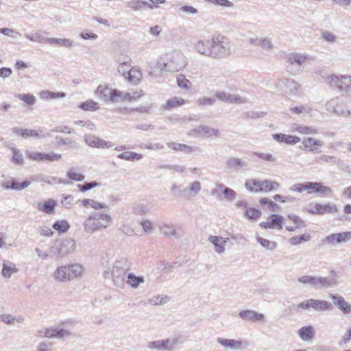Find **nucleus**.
Segmentation results:
<instances>
[{
    "mask_svg": "<svg viewBox=\"0 0 351 351\" xmlns=\"http://www.w3.org/2000/svg\"><path fill=\"white\" fill-rule=\"evenodd\" d=\"M263 193L276 191L280 187V184L271 180H262Z\"/></svg>",
    "mask_w": 351,
    "mask_h": 351,
    "instance_id": "obj_50",
    "label": "nucleus"
},
{
    "mask_svg": "<svg viewBox=\"0 0 351 351\" xmlns=\"http://www.w3.org/2000/svg\"><path fill=\"white\" fill-rule=\"evenodd\" d=\"M197 52L211 58V45L209 40H199L194 44Z\"/></svg>",
    "mask_w": 351,
    "mask_h": 351,
    "instance_id": "obj_25",
    "label": "nucleus"
},
{
    "mask_svg": "<svg viewBox=\"0 0 351 351\" xmlns=\"http://www.w3.org/2000/svg\"><path fill=\"white\" fill-rule=\"evenodd\" d=\"M324 79L330 87L337 88L346 92L351 90V75L331 74L325 76Z\"/></svg>",
    "mask_w": 351,
    "mask_h": 351,
    "instance_id": "obj_8",
    "label": "nucleus"
},
{
    "mask_svg": "<svg viewBox=\"0 0 351 351\" xmlns=\"http://www.w3.org/2000/svg\"><path fill=\"white\" fill-rule=\"evenodd\" d=\"M300 338L304 341H311L315 336V332L312 326L302 327L298 332Z\"/></svg>",
    "mask_w": 351,
    "mask_h": 351,
    "instance_id": "obj_37",
    "label": "nucleus"
},
{
    "mask_svg": "<svg viewBox=\"0 0 351 351\" xmlns=\"http://www.w3.org/2000/svg\"><path fill=\"white\" fill-rule=\"evenodd\" d=\"M247 43L250 45L260 47L262 49L271 51L273 49V44L269 38L258 37L254 36L247 40Z\"/></svg>",
    "mask_w": 351,
    "mask_h": 351,
    "instance_id": "obj_18",
    "label": "nucleus"
},
{
    "mask_svg": "<svg viewBox=\"0 0 351 351\" xmlns=\"http://www.w3.org/2000/svg\"><path fill=\"white\" fill-rule=\"evenodd\" d=\"M31 182L28 180H25L23 182H19L14 180H12L3 182L1 186L3 189L6 190L12 189L15 191H21L29 186Z\"/></svg>",
    "mask_w": 351,
    "mask_h": 351,
    "instance_id": "obj_28",
    "label": "nucleus"
},
{
    "mask_svg": "<svg viewBox=\"0 0 351 351\" xmlns=\"http://www.w3.org/2000/svg\"><path fill=\"white\" fill-rule=\"evenodd\" d=\"M128 6L134 10L141 9H152L151 3H148L147 1L141 0H132L128 3Z\"/></svg>",
    "mask_w": 351,
    "mask_h": 351,
    "instance_id": "obj_49",
    "label": "nucleus"
},
{
    "mask_svg": "<svg viewBox=\"0 0 351 351\" xmlns=\"http://www.w3.org/2000/svg\"><path fill=\"white\" fill-rule=\"evenodd\" d=\"M130 270V263L126 258H120L114 262L111 274L114 284L118 287L124 285L125 277Z\"/></svg>",
    "mask_w": 351,
    "mask_h": 351,
    "instance_id": "obj_5",
    "label": "nucleus"
},
{
    "mask_svg": "<svg viewBox=\"0 0 351 351\" xmlns=\"http://www.w3.org/2000/svg\"><path fill=\"white\" fill-rule=\"evenodd\" d=\"M216 97L224 102L228 103V104H233V103H242L243 101L242 99L237 95H232L230 93H225V92H219L216 94Z\"/></svg>",
    "mask_w": 351,
    "mask_h": 351,
    "instance_id": "obj_36",
    "label": "nucleus"
},
{
    "mask_svg": "<svg viewBox=\"0 0 351 351\" xmlns=\"http://www.w3.org/2000/svg\"><path fill=\"white\" fill-rule=\"evenodd\" d=\"M79 107L85 111H95L99 109V104L93 100H88L80 104Z\"/></svg>",
    "mask_w": 351,
    "mask_h": 351,
    "instance_id": "obj_57",
    "label": "nucleus"
},
{
    "mask_svg": "<svg viewBox=\"0 0 351 351\" xmlns=\"http://www.w3.org/2000/svg\"><path fill=\"white\" fill-rule=\"evenodd\" d=\"M56 202L52 199H48L44 204H38V209L47 214H51L54 212Z\"/></svg>",
    "mask_w": 351,
    "mask_h": 351,
    "instance_id": "obj_47",
    "label": "nucleus"
},
{
    "mask_svg": "<svg viewBox=\"0 0 351 351\" xmlns=\"http://www.w3.org/2000/svg\"><path fill=\"white\" fill-rule=\"evenodd\" d=\"M112 221L110 215L100 211L90 213L83 223L84 230L88 234L106 229Z\"/></svg>",
    "mask_w": 351,
    "mask_h": 351,
    "instance_id": "obj_2",
    "label": "nucleus"
},
{
    "mask_svg": "<svg viewBox=\"0 0 351 351\" xmlns=\"http://www.w3.org/2000/svg\"><path fill=\"white\" fill-rule=\"evenodd\" d=\"M186 103V101L181 97H174L168 99L164 104L162 105V108L167 110L174 109L176 108L183 106Z\"/></svg>",
    "mask_w": 351,
    "mask_h": 351,
    "instance_id": "obj_38",
    "label": "nucleus"
},
{
    "mask_svg": "<svg viewBox=\"0 0 351 351\" xmlns=\"http://www.w3.org/2000/svg\"><path fill=\"white\" fill-rule=\"evenodd\" d=\"M210 45L212 58H224L232 53L231 41L221 34H214L211 38Z\"/></svg>",
    "mask_w": 351,
    "mask_h": 351,
    "instance_id": "obj_4",
    "label": "nucleus"
},
{
    "mask_svg": "<svg viewBox=\"0 0 351 351\" xmlns=\"http://www.w3.org/2000/svg\"><path fill=\"white\" fill-rule=\"evenodd\" d=\"M307 60V57L301 53H291L288 57V61L290 64L294 65L297 64L298 66H301L304 64Z\"/></svg>",
    "mask_w": 351,
    "mask_h": 351,
    "instance_id": "obj_48",
    "label": "nucleus"
},
{
    "mask_svg": "<svg viewBox=\"0 0 351 351\" xmlns=\"http://www.w3.org/2000/svg\"><path fill=\"white\" fill-rule=\"evenodd\" d=\"M226 166L228 169H239L248 165L247 161L244 158H239L235 157L230 158L226 161Z\"/></svg>",
    "mask_w": 351,
    "mask_h": 351,
    "instance_id": "obj_39",
    "label": "nucleus"
},
{
    "mask_svg": "<svg viewBox=\"0 0 351 351\" xmlns=\"http://www.w3.org/2000/svg\"><path fill=\"white\" fill-rule=\"evenodd\" d=\"M141 79L142 73L140 69L134 66L129 70L125 80L128 81L133 85H137L140 83Z\"/></svg>",
    "mask_w": 351,
    "mask_h": 351,
    "instance_id": "obj_34",
    "label": "nucleus"
},
{
    "mask_svg": "<svg viewBox=\"0 0 351 351\" xmlns=\"http://www.w3.org/2000/svg\"><path fill=\"white\" fill-rule=\"evenodd\" d=\"M187 135L193 137H219L220 131L218 129L211 128L208 125H200L187 132Z\"/></svg>",
    "mask_w": 351,
    "mask_h": 351,
    "instance_id": "obj_10",
    "label": "nucleus"
},
{
    "mask_svg": "<svg viewBox=\"0 0 351 351\" xmlns=\"http://www.w3.org/2000/svg\"><path fill=\"white\" fill-rule=\"evenodd\" d=\"M45 43L49 45H56L60 47L71 48L74 45V42L69 38H47Z\"/></svg>",
    "mask_w": 351,
    "mask_h": 351,
    "instance_id": "obj_40",
    "label": "nucleus"
},
{
    "mask_svg": "<svg viewBox=\"0 0 351 351\" xmlns=\"http://www.w3.org/2000/svg\"><path fill=\"white\" fill-rule=\"evenodd\" d=\"M287 219H289L294 223V226L287 225L285 226L286 229L289 232H293L298 228H305L306 226V224L304 222V221L296 215H288L286 220Z\"/></svg>",
    "mask_w": 351,
    "mask_h": 351,
    "instance_id": "obj_30",
    "label": "nucleus"
},
{
    "mask_svg": "<svg viewBox=\"0 0 351 351\" xmlns=\"http://www.w3.org/2000/svg\"><path fill=\"white\" fill-rule=\"evenodd\" d=\"M269 219L267 221L262 222L260 226L265 229L281 230L282 228L283 217L282 216L274 214L270 216Z\"/></svg>",
    "mask_w": 351,
    "mask_h": 351,
    "instance_id": "obj_22",
    "label": "nucleus"
},
{
    "mask_svg": "<svg viewBox=\"0 0 351 351\" xmlns=\"http://www.w3.org/2000/svg\"><path fill=\"white\" fill-rule=\"evenodd\" d=\"M12 131L16 135L21 136L24 138H27L29 137L43 138L49 136V134L45 133L43 129L34 130L14 128L12 129Z\"/></svg>",
    "mask_w": 351,
    "mask_h": 351,
    "instance_id": "obj_15",
    "label": "nucleus"
},
{
    "mask_svg": "<svg viewBox=\"0 0 351 351\" xmlns=\"http://www.w3.org/2000/svg\"><path fill=\"white\" fill-rule=\"evenodd\" d=\"M176 82L177 85L182 90L187 91L191 88V82L183 74L177 75Z\"/></svg>",
    "mask_w": 351,
    "mask_h": 351,
    "instance_id": "obj_52",
    "label": "nucleus"
},
{
    "mask_svg": "<svg viewBox=\"0 0 351 351\" xmlns=\"http://www.w3.org/2000/svg\"><path fill=\"white\" fill-rule=\"evenodd\" d=\"M128 99H130L129 93L120 91L117 89H113L111 102L117 103L119 101H128Z\"/></svg>",
    "mask_w": 351,
    "mask_h": 351,
    "instance_id": "obj_46",
    "label": "nucleus"
},
{
    "mask_svg": "<svg viewBox=\"0 0 351 351\" xmlns=\"http://www.w3.org/2000/svg\"><path fill=\"white\" fill-rule=\"evenodd\" d=\"M257 242L264 248L273 250H274L277 244L274 241H270L266 239H264L258 235L256 236Z\"/></svg>",
    "mask_w": 351,
    "mask_h": 351,
    "instance_id": "obj_56",
    "label": "nucleus"
},
{
    "mask_svg": "<svg viewBox=\"0 0 351 351\" xmlns=\"http://www.w3.org/2000/svg\"><path fill=\"white\" fill-rule=\"evenodd\" d=\"M333 304L344 314L351 312V305L344 298L338 294H330Z\"/></svg>",
    "mask_w": 351,
    "mask_h": 351,
    "instance_id": "obj_23",
    "label": "nucleus"
},
{
    "mask_svg": "<svg viewBox=\"0 0 351 351\" xmlns=\"http://www.w3.org/2000/svg\"><path fill=\"white\" fill-rule=\"evenodd\" d=\"M261 215V212L256 208H247L245 211V216L251 220H257Z\"/></svg>",
    "mask_w": 351,
    "mask_h": 351,
    "instance_id": "obj_62",
    "label": "nucleus"
},
{
    "mask_svg": "<svg viewBox=\"0 0 351 351\" xmlns=\"http://www.w3.org/2000/svg\"><path fill=\"white\" fill-rule=\"evenodd\" d=\"M202 189L201 183L199 181H194L184 189V195L189 198L195 197Z\"/></svg>",
    "mask_w": 351,
    "mask_h": 351,
    "instance_id": "obj_41",
    "label": "nucleus"
},
{
    "mask_svg": "<svg viewBox=\"0 0 351 351\" xmlns=\"http://www.w3.org/2000/svg\"><path fill=\"white\" fill-rule=\"evenodd\" d=\"M66 96V94L63 92H51L49 90H43L40 93V97L42 99H58V98H64Z\"/></svg>",
    "mask_w": 351,
    "mask_h": 351,
    "instance_id": "obj_55",
    "label": "nucleus"
},
{
    "mask_svg": "<svg viewBox=\"0 0 351 351\" xmlns=\"http://www.w3.org/2000/svg\"><path fill=\"white\" fill-rule=\"evenodd\" d=\"M273 138L278 142L285 143L288 145H295L300 141V138L296 136L284 134H273Z\"/></svg>",
    "mask_w": 351,
    "mask_h": 351,
    "instance_id": "obj_31",
    "label": "nucleus"
},
{
    "mask_svg": "<svg viewBox=\"0 0 351 351\" xmlns=\"http://www.w3.org/2000/svg\"><path fill=\"white\" fill-rule=\"evenodd\" d=\"M316 276L305 275L298 278V282L304 285H309L315 289Z\"/></svg>",
    "mask_w": 351,
    "mask_h": 351,
    "instance_id": "obj_60",
    "label": "nucleus"
},
{
    "mask_svg": "<svg viewBox=\"0 0 351 351\" xmlns=\"http://www.w3.org/2000/svg\"><path fill=\"white\" fill-rule=\"evenodd\" d=\"M73 321L63 322L61 325L46 328L43 330L39 331V336L41 337L55 338L64 339L71 337L72 333L70 330L64 327L72 325Z\"/></svg>",
    "mask_w": 351,
    "mask_h": 351,
    "instance_id": "obj_6",
    "label": "nucleus"
},
{
    "mask_svg": "<svg viewBox=\"0 0 351 351\" xmlns=\"http://www.w3.org/2000/svg\"><path fill=\"white\" fill-rule=\"evenodd\" d=\"M25 37L31 41L39 43H45V40L47 38L38 32L34 34H25Z\"/></svg>",
    "mask_w": 351,
    "mask_h": 351,
    "instance_id": "obj_63",
    "label": "nucleus"
},
{
    "mask_svg": "<svg viewBox=\"0 0 351 351\" xmlns=\"http://www.w3.org/2000/svg\"><path fill=\"white\" fill-rule=\"evenodd\" d=\"M53 228L60 232H65L69 228V225L65 220L57 221L53 224Z\"/></svg>",
    "mask_w": 351,
    "mask_h": 351,
    "instance_id": "obj_61",
    "label": "nucleus"
},
{
    "mask_svg": "<svg viewBox=\"0 0 351 351\" xmlns=\"http://www.w3.org/2000/svg\"><path fill=\"white\" fill-rule=\"evenodd\" d=\"M15 97L23 101L29 106L34 105L36 101V97L32 94H16Z\"/></svg>",
    "mask_w": 351,
    "mask_h": 351,
    "instance_id": "obj_59",
    "label": "nucleus"
},
{
    "mask_svg": "<svg viewBox=\"0 0 351 351\" xmlns=\"http://www.w3.org/2000/svg\"><path fill=\"white\" fill-rule=\"evenodd\" d=\"M290 131L291 132H298L300 134L305 135L316 134L318 133V130L315 128L308 127L299 123H293L291 125Z\"/></svg>",
    "mask_w": 351,
    "mask_h": 351,
    "instance_id": "obj_27",
    "label": "nucleus"
},
{
    "mask_svg": "<svg viewBox=\"0 0 351 351\" xmlns=\"http://www.w3.org/2000/svg\"><path fill=\"white\" fill-rule=\"evenodd\" d=\"M219 190L222 195V200L233 202L237 197V193L232 189L226 187L223 184H219Z\"/></svg>",
    "mask_w": 351,
    "mask_h": 351,
    "instance_id": "obj_43",
    "label": "nucleus"
},
{
    "mask_svg": "<svg viewBox=\"0 0 351 351\" xmlns=\"http://www.w3.org/2000/svg\"><path fill=\"white\" fill-rule=\"evenodd\" d=\"M118 158L126 160L131 161H136L143 158V156L141 154L132 152H123L117 156Z\"/></svg>",
    "mask_w": 351,
    "mask_h": 351,
    "instance_id": "obj_54",
    "label": "nucleus"
},
{
    "mask_svg": "<svg viewBox=\"0 0 351 351\" xmlns=\"http://www.w3.org/2000/svg\"><path fill=\"white\" fill-rule=\"evenodd\" d=\"M187 65V59L179 51H172L160 56L156 67L161 72L176 73L184 69Z\"/></svg>",
    "mask_w": 351,
    "mask_h": 351,
    "instance_id": "obj_1",
    "label": "nucleus"
},
{
    "mask_svg": "<svg viewBox=\"0 0 351 351\" xmlns=\"http://www.w3.org/2000/svg\"><path fill=\"white\" fill-rule=\"evenodd\" d=\"M306 191L308 193H321L322 195H328L332 193V189L328 186H324L321 182H305Z\"/></svg>",
    "mask_w": 351,
    "mask_h": 351,
    "instance_id": "obj_17",
    "label": "nucleus"
},
{
    "mask_svg": "<svg viewBox=\"0 0 351 351\" xmlns=\"http://www.w3.org/2000/svg\"><path fill=\"white\" fill-rule=\"evenodd\" d=\"M158 228L160 232L165 236H176V230L173 226L160 223L158 224Z\"/></svg>",
    "mask_w": 351,
    "mask_h": 351,
    "instance_id": "obj_58",
    "label": "nucleus"
},
{
    "mask_svg": "<svg viewBox=\"0 0 351 351\" xmlns=\"http://www.w3.org/2000/svg\"><path fill=\"white\" fill-rule=\"evenodd\" d=\"M351 239V232L331 234L322 239V243L326 245H338L346 242Z\"/></svg>",
    "mask_w": 351,
    "mask_h": 351,
    "instance_id": "obj_16",
    "label": "nucleus"
},
{
    "mask_svg": "<svg viewBox=\"0 0 351 351\" xmlns=\"http://www.w3.org/2000/svg\"><path fill=\"white\" fill-rule=\"evenodd\" d=\"M337 285V280L334 277H322L316 278V289H328Z\"/></svg>",
    "mask_w": 351,
    "mask_h": 351,
    "instance_id": "obj_29",
    "label": "nucleus"
},
{
    "mask_svg": "<svg viewBox=\"0 0 351 351\" xmlns=\"http://www.w3.org/2000/svg\"><path fill=\"white\" fill-rule=\"evenodd\" d=\"M75 242L72 239H56L50 247L53 256L62 258L74 250Z\"/></svg>",
    "mask_w": 351,
    "mask_h": 351,
    "instance_id": "obj_7",
    "label": "nucleus"
},
{
    "mask_svg": "<svg viewBox=\"0 0 351 351\" xmlns=\"http://www.w3.org/2000/svg\"><path fill=\"white\" fill-rule=\"evenodd\" d=\"M182 343V336L176 335L167 339L155 341V349L160 351H172L176 346Z\"/></svg>",
    "mask_w": 351,
    "mask_h": 351,
    "instance_id": "obj_12",
    "label": "nucleus"
},
{
    "mask_svg": "<svg viewBox=\"0 0 351 351\" xmlns=\"http://www.w3.org/2000/svg\"><path fill=\"white\" fill-rule=\"evenodd\" d=\"M134 213L137 215H145L149 210L147 205L143 204H138L134 206Z\"/></svg>",
    "mask_w": 351,
    "mask_h": 351,
    "instance_id": "obj_64",
    "label": "nucleus"
},
{
    "mask_svg": "<svg viewBox=\"0 0 351 351\" xmlns=\"http://www.w3.org/2000/svg\"><path fill=\"white\" fill-rule=\"evenodd\" d=\"M344 104L342 97H335L328 101L326 109L339 116L346 117Z\"/></svg>",
    "mask_w": 351,
    "mask_h": 351,
    "instance_id": "obj_14",
    "label": "nucleus"
},
{
    "mask_svg": "<svg viewBox=\"0 0 351 351\" xmlns=\"http://www.w3.org/2000/svg\"><path fill=\"white\" fill-rule=\"evenodd\" d=\"M311 236L308 234H303L300 236H294L289 239V243L292 245H298L302 243L309 241Z\"/></svg>",
    "mask_w": 351,
    "mask_h": 351,
    "instance_id": "obj_53",
    "label": "nucleus"
},
{
    "mask_svg": "<svg viewBox=\"0 0 351 351\" xmlns=\"http://www.w3.org/2000/svg\"><path fill=\"white\" fill-rule=\"evenodd\" d=\"M290 110L292 113L300 114L303 117L311 116L313 114V110L308 105H301L291 107Z\"/></svg>",
    "mask_w": 351,
    "mask_h": 351,
    "instance_id": "obj_45",
    "label": "nucleus"
},
{
    "mask_svg": "<svg viewBox=\"0 0 351 351\" xmlns=\"http://www.w3.org/2000/svg\"><path fill=\"white\" fill-rule=\"evenodd\" d=\"M176 265V263L171 265V264L163 263L159 264L158 265L157 268H158V270L160 271L161 274L158 276V278H164L168 274L173 272Z\"/></svg>",
    "mask_w": 351,
    "mask_h": 351,
    "instance_id": "obj_51",
    "label": "nucleus"
},
{
    "mask_svg": "<svg viewBox=\"0 0 351 351\" xmlns=\"http://www.w3.org/2000/svg\"><path fill=\"white\" fill-rule=\"evenodd\" d=\"M297 307L304 310L313 309L315 311L322 312L330 310L332 304L326 300L308 299L298 304Z\"/></svg>",
    "mask_w": 351,
    "mask_h": 351,
    "instance_id": "obj_9",
    "label": "nucleus"
},
{
    "mask_svg": "<svg viewBox=\"0 0 351 351\" xmlns=\"http://www.w3.org/2000/svg\"><path fill=\"white\" fill-rule=\"evenodd\" d=\"M19 271L16 265L10 261H4L2 265L1 275L5 278H10Z\"/></svg>",
    "mask_w": 351,
    "mask_h": 351,
    "instance_id": "obj_33",
    "label": "nucleus"
},
{
    "mask_svg": "<svg viewBox=\"0 0 351 351\" xmlns=\"http://www.w3.org/2000/svg\"><path fill=\"white\" fill-rule=\"evenodd\" d=\"M83 273L82 265L74 263L58 267L53 272V277L58 282H66L81 278Z\"/></svg>",
    "mask_w": 351,
    "mask_h": 351,
    "instance_id": "obj_3",
    "label": "nucleus"
},
{
    "mask_svg": "<svg viewBox=\"0 0 351 351\" xmlns=\"http://www.w3.org/2000/svg\"><path fill=\"white\" fill-rule=\"evenodd\" d=\"M277 86L290 97H299L302 93L300 85L292 80H280L277 83Z\"/></svg>",
    "mask_w": 351,
    "mask_h": 351,
    "instance_id": "obj_11",
    "label": "nucleus"
},
{
    "mask_svg": "<svg viewBox=\"0 0 351 351\" xmlns=\"http://www.w3.org/2000/svg\"><path fill=\"white\" fill-rule=\"evenodd\" d=\"M113 89L109 88L106 85H99L95 92L97 97L101 99L105 102L112 101V95Z\"/></svg>",
    "mask_w": 351,
    "mask_h": 351,
    "instance_id": "obj_32",
    "label": "nucleus"
},
{
    "mask_svg": "<svg viewBox=\"0 0 351 351\" xmlns=\"http://www.w3.org/2000/svg\"><path fill=\"white\" fill-rule=\"evenodd\" d=\"M125 282L132 289H137L138 287L144 283L145 279L143 276H136L134 273H128L125 277Z\"/></svg>",
    "mask_w": 351,
    "mask_h": 351,
    "instance_id": "obj_35",
    "label": "nucleus"
},
{
    "mask_svg": "<svg viewBox=\"0 0 351 351\" xmlns=\"http://www.w3.org/2000/svg\"><path fill=\"white\" fill-rule=\"evenodd\" d=\"M302 143L303 145L302 149L308 152H314L319 147H322L324 144L322 141L311 137L304 138Z\"/></svg>",
    "mask_w": 351,
    "mask_h": 351,
    "instance_id": "obj_26",
    "label": "nucleus"
},
{
    "mask_svg": "<svg viewBox=\"0 0 351 351\" xmlns=\"http://www.w3.org/2000/svg\"><path fill=\"white\" fill-rule=\"evenodd\" d=\"M241 319L246 322H264L265 316L263 313H257L252 310H243L239 313Z\"/></svg>",
    "mask_w": 351,
    "mask_h": 351,
    "instance_id": "obj_20",
    "label": "nucleus"
},
{
    "mask_svg": "<svg viewBox=\"0 0 351 351\" xmlns=\"http://www.w3.org/2000/svg\"><path fill=\"white\" fill-rule=\"evenodd\" d=\"M245 189L250 192L263 193L262 180L252 179L246 181Z\"/></svg>",
    "mask_w": 351,
    "mask_h": 351,
    "instance_id": "obj_42",
    "label": "nucleus"
},
{
    "mask_svg": "<svg viewBox=\"0 0 351 351\" xmlns=\"http://www.w3.org/2000/svg\"><path fill=\"white\" fill-rule=\"evenodd\" d=\"M208 241L213 245L215 252L218 254H222L226 250V244L229 241V238L211 235Z\"/></svg>",
    "mask_w": 351,
    "mask_h": 351,
    "instance_id": "obj_21",
    "label": "nucleus"
},
{
    "mask_svg": "<svg viewBox=\"0 0 351 351\" xmlns=\"http://www.w3.org/2000/svg\"><path fill=\"white\" fill-rule=\"evenodd\" d=\"M85 142L88 146L97 148H109L112 146L110 142L106 141L94 135L86 136Z\"/></svg>",
    "mask_w": 351,
    "mask_h": 351,
    "instance_id": "obj_24",
    "label": "nucleus"
},
{
    "mask_svg": "<svg viewBox=\"0 0 351 351\" xmlns=\"http://www.w3.org/2000/svg\"><path fill=\"white\" fill-rule=\"evenodd\" d=\"M313 215H324L326 213H335L337 211V206L332 204H315L313 208L308 210Z\"/></svg>",
    "mask_w": 351,
    "mask_h": 351,
    "instance_id": "obj_19",
    "label": "nucleus"
},
{
    "mask_svg": "<svg viewBox=\"0 0 351 351\" xmlns=\"http://www.w3.org/2000/svg\"><path fill=\"white\" fill-rule=\"evenodd\" d=\"M217 342L226 350H243L245 347L247 346V343L246 341L221 337L218 338L217 339Z\"/></svg>",
    "mask_w": 351,
    "mask_h": 351,
    "instance_id": "obj_13",
    "label": "nucleus"
},
{
    "mask_svg": "<svg viewBox=\"0 0 351 351\" xmlns=\"http://www.w3.org/2000/svg\"><path fill=\"white\" fill-rule=\"evenodd\" d=\"M0 321L3 322L7 325H14L15 324H23L24 318L22 316H13L10 314H2L0 315Z\"/></svg>",
    "mask_w": 351,
    "mask_h": 351,
    "instance_id": "obj_44",
    "label": "nucleus"
}]
</instances>
